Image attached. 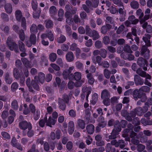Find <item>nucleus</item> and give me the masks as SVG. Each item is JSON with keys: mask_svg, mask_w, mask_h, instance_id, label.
Returning <instances> with one entry per match:
<instances>
[{"mask_svg": "<svg viewBox=\"0 0 152 152\" xmlns=\"http://www.w3.org/2000/svg\"><path fill=\"white\" fill-rule=\"evenodd\" d=\"M81 73L79 72H76L73 74H71L69 76L70 80H75L77 81L75 83V86L76 87H79L85 82L84 78L81 79Z\"/></svg>", "mask_w": 152, "mask_h": 152, "instance_id": "1", "label": "nucleus"}, {"mask_svg": "<svg viewBox=\"0 0 152 152\" xmlns=\"http://www.w3.org/2000/svg\"><path fill=\"white\" fill-rule=\"evenodd\" d=\"M9 48L11 50H14L15 52H19L18 46L16 43L10 37H8L6 42Z\"/></svg>", "mask_w": 152, "mask_h": 152, "instance_id": "2", "label": "nucleus"}, {"mask_svg": "<svg viewBox=\"0 0 152 152\" xmlns=\"http://www.w3.org/2000/svg\"><path fill=\"white\" fill-rule=\"evenodd\" d=\"M113 145H114L116 147H119L121 149L124 148L126 145V143L124 140H119L118 141L116 140L111 141Z\"/></svg>", "mask_w": 152, "mask_h": 152, "instance_id": "3", "label": "nucleus"}, {"mask_svg": "<svg viewBox=\"0 0 152 152\" xmlns=\"http://www.w3.org/2000/svg\"><path fill=\"white\" fill-rule=\"evenodd\" d=\"M146 45L142 46L140 51V55L144 56L146 59H148L150 57V50L148 48Z\"/></svg>", "mask_w": 152, "mask_h": 152, "instance_id": "4", "label": "nucleus"}, {"mask_svg": "<svg viewBox=\"0 0 152 152\" xmlns=\"http://www.w3.org/2000/svg\"><path fill=\"white\" fill-rule=\"evenodd\" d=\"M137 63L140 67H142L144 70L147 71V70L148 62L146 60L142 57H139L138 58Z\"/></svg>", "mask_w": 152, "mask_h": 152, "instance_id": "5", "label": "nucleus"}, {"mask_svg": "<svg viewBox=\"0 0 152 152\" xmlns=\"http://www.w3.org/2000/svg\"><path fill=\"white\" fill-rule=\"evenodd\" d=\"M18 126L20 129L23 130H26L27 129H30L32 128L31 124L30 122H28L25 121L20 122Z\"/></svg>", "mask_w": 152, "mask_h": 152, "instance_id": "6", "label": "nucleus"}, {"mask_svg": "<svg viewBox=\"0 0 152 152\" xmlns=\"http://www.w3.org/2000/svg\"><path fill=\"white\" fill-rule=\"evenodd\" d=\"M62 135V133L60 130L58 129L56 131V133L54 132H52L50 134V138L52 140H54L56 139L59 140Z\"/></svg>", "mask_w": 152, "mask_h": 152, "instance_id": "7", "label": "nucleus"}, {"mask_svg": "<svg viewBox=\"0 0 152 152\" xmlns=\"http://www.w3.org/2000/svg\"><path fill=\"white\" fill-rule=\"evenodd\" d=\"M47 115L48 113H46L45 116V119L46 120V125L47 126L52 127V125H54L55 124L56 121L51 116H49L48 119Z\"/></svg>", "mask_w": 152, "mask_h": 152, "instance_id": "8", "label": "nucleus"}, {"mask_svg": "<svg viewBox=\"0 0 152 152\" xmlns=\"http://www.w3.org/2000/svg\"><path fill=\"white\" fill-rule=\"evenodd\" d=\"M86 4L89 7H91L92 10L93 8H96L98 6L99 3V0H94L92 2L89 0H87L86 1Z\"/></svg>", "mask_w": 152, "mask_h": 152, "instance_id": "9", "label": "nucleus"}, {"mask_svg": "<svg viewBox=\"0 0 152 152\" xmlns=\"http://www.w3.org/2000/svg\"><path fill=\"white\" fill-rule=\"evenodd\" d=\"M136 114L138 115H142L148 110L147 107L145 106L143 108L141 107H137L134 109Z\"/></svg>", "mask_w": 152, "mask_h": 152, "instance_id": "10", "label": "nucleus"}, {"mask_svg": "<svg viewBox=\"0 0 152 152\" xmlns=\"http://www.w3.org/2000/svg\"><path fill=\"white\" fill-rule=\"evenodd\" d=\"M151 38V35L150 34H146L142 38V39L145 43L146 45L148 47H150L151 46L150 42Z\"/></svg>", "mask_w": 152, "mask_h": 152, "instance_id": "11", "label": "nucleus"}, {"mask_svg": "<svg viewBox=\"0 0 152 152\" xmlns=\"http://www.w3.org/2000/svg\"><path fill=\"white\" fill-rule=\"evenodd\" d=\"M37 76H36L34 78V80H32L31 81V85L33 88L37 91H39L40 88L38 84V80L36 79L37 78Z\"/></svg>", "mask_w": 152, "mask_h": 152, "instance_id": "12", "label": "nucleus"}, {"mask_svg": "<svg viewBox=\"0 0 152 152\" xmlns=\"http://www.w3.org/2000/svg\"><path fill=\"white\" fill-rule=\"evenodd\" d=\"M134 80L136 86L142 85L144 83L143 79L137 75H134Z\"/></svg>", "mask_w": 152, "mask_h": 152, "instance_id": "13", "label": "nucleus"}, {"mask_svg": "<svg viewBox=\"0 0 152 152\" xmlns=\"http://www.w3.org/2000/svg\"><path fill=\"white\" fill-rule=\"evenodd\" d=\"M140 91L137 89H135L133 91H132V95L133 96L134 99L137 100L139 98L141 97L142 94L140 92Z\"/></svg>", "mask_w": 152, "mask_h": 152, "instance_id": "14", "label": "nucleus"}, {"mask_svg": "<svg viewBox=\"0 0 152 152\" xmlns=\"http://www.w3.org/2000/svg\"><path fill=\"white\" fill-rule=\"evenodd\" d=\"M112 28L111 25L109 24H106L105 25L102 26L101 28V31L102 33L105 34L107 30H110Z\"/></svg>", "mask_w": 152, "mask_h": 152, "instance_id": "15", "label": "nucleus"}, {"mask_svg": "<svg viewBox=\"0 0 152 152\" xmlns=\"http://www.w3.org/2000/svg\"><path fill=\"white\" fill-rule=\"evenodd\" d=\"M101 97L102 99H109L110 97V93L107 89H104L101 93Z\"/></svg>", "mask_w": 152, "mask_h": 152, "instance_id": "16", "label": "nucleus"}, {"mask_svg": "<svg viewBox=\"0 0 152 152\" xmlns=\"http://www.w3.org/2000/svg\"><path fill=\"white\" fill-rule=\"evenodd\" d=\"M66 58L67 61L69 62L73 61L74 59L73 53L71 51L68 52L66 54Z\"/></svg>", "mask_w": 152, "mask_h": 152, "instance_id": "17", "label": "nucleus"}, {"mask_svg": "<svg viewBox=\"0 0 152 152\" xmlns=\"http://www.w3.org/2000/svg\"><path fill=\"white\" fill-rule=\"evenodd\" d=\"M15 15L16 20L17 21L20 22V19L24 17L23 16L22 12L21 10H18L15 12Z\"/></svg>", "mask_w": 152, "mask_h": 152, "instance_id": "18", "label": "nucleus"}, {"mask_svg": "<svg viewBox=\"0 0 152 152\" xmlns=\"http://www.w3.org/2000/svg\"><path fill=\"white\" fill-rule=\"evenodd\" d=\"M4 76V80L5 82L9 84H11L13 81V79L12 77H10L9 73L8 72L5 73Z\"/></svg>", "mask_w": 152, "mask_h": 152, "instance_id": "19", "label": "nucleus"}, {"mask_svg": "<svg viewBox=\"0 0 152 152\" xmlns=\"http://www.w3.org/2000/svg\"><path fill=\"white\" fill-rule=\"evenodd\" d=\"M121 115L125 117V118L128 121H132L131 117L129 115V113L126 110H123L121 113Z\"/></svg>", "mask_w": 152, "mask_h": 152, "instance_id": "20", "label": "nucleus"}, {"mask_svg": "<svg viewBox=\"0 0 152 152\" xmlns=\"http://www.w3.org/2000/svg\"><path fill=\"white\" fill-rule=\"evenodd\" d=\"M98 121L99 122V126L102 128L104 127L107 124V122L104 121V118L102 116L99 117Z\"/></svg>", "mask_w": 152, "mask_h": 152, "instance_id": "21", "label": "nucleus"}, {"mask_svg": "<svg viewBox=\"0 0 152 152\" xmlns=\"http://www.w3.org/2000/svg\"><path fill=\"white\" fill-rule=\"evenodd\" d=\"M128 20L130 22L131 24L133 25L137 24L139 21V20L138 19L136 18L135 16L133 15L129 16Z\"/></svg>", "mask_w": 152, "mask_h": 152, "instance_id": "22", "label": "nucleus"}, {"mask_svg": "<svg viewBox=\"0 0 152 152\" xmlns=\"http://www.w3.org/2000/svg\"><path fill=\"white\" fill-rule=\"evenodd\" d=\"M4 9L5 12L8 14H10L12 11V5L9 3L6 4L4 5Z\"/></svg>", "mask_w": 152, "mask_h": 152, "instance_id": "23", "label": "nucleus"}, {"mask_svg": "<svg viewBox=\"0 0 152 152\" xmlns=\"http://www.w3.org/2000/svg\"><path fill=\"white\" fill-rule=\"evenodd\" d=\"M74 22L76 24L80 23L81 25H83L84 24V20L81 21L78 16L77 15H75L73 17V20Z\"/></svg>", "mask_w": 152, "mask_h": 152, "instance_id": "24", "label": "nucleus"}, {"mask_svg": "<svg viewBox=\"0 0 152 152\" xmlns=\"http://www.w3.org/2000/svg\"><path fill=\"white\" fill-rule=\"evenodd\" d=\"M58 103L60 109L64 110L65 109L66 105L65 102L63 99L59 98L58 100Z\"/></svg>", "mask_w": 152, "mask_h": 152, "instance_id": "25", "label": "nucleus"}, {"mask_svg": "<svg viewBox=\"0 0 152 152\" xmlns=\"http://www.w3.org/2000/svg\"><path fill=\"white\" fill-rule=\"evenodd\" d=\"M18 46L21 52H26V48L25 45L21 41L19 40L18 42Z\"/></svg>", "mask_w": 152, "mask_h": 152, "instance_id": "26", "label": "nucleus"}, {"mask_svg": "<svg viewBox=\"0 0 152 152\" xmlns=\"http://www.w3.org/2000/svg\"><path fill=\"white\" fill-rule=\"evenodd\" d=\"M37 76L38 78L36 79L38 80V82L39 81L41 83H43L45 79V74L43 73L40 72L38 73V76Z\"/></svg>", "mask_w": 152, "mask_h": 152, "instance_id": "27", "label": "nucleus"}, {"mask_svg": "<svg viewBox=\"0 0 152 152\" xmlns=\"http://www.w3.org/2000/svg\"><path fill=\"white\" fill-rule=\"evenodd\" d=\"M30 31L31 34H36L38 32L36 25L34 23L32 24L30 27Z\"/></svg>", "mask_w": 152, "mask_h": 152, "instance_id": "28", "label": "nucleus"}, {"mask_svg": "<svg viewBox=\"0 0 152 152\" xmlns=\"http://www.w3.org/2000/svg\"><path fill=\"white\" fill-rule=\"evenodd\" d=\"M86 77L88 80V83L91 85H93L95 80L93 77L92 74L91 73H90L87 74Z\"/></svg>", "mask_w": 152, "mask_h": 152, "instance_id": "29", "label": "nucleus"}, {"mask_svg": "<svg viewBox=\"0 0 152 152\" xmlns=\"http://www.w3.org/2000/svg\"><path fill=\"white\" fill-rule=\"evenodd\" d=\"M21 60L23 64L26 67L31 68L32 66V64L30 63V61L26 58H22Z\"/></svg>", "mask_w": 152, "mask_h": 152, "instance_id": "30", "label": "nucleus"}, {"mask_svg": "<svg viewBox=\"0 0 152 152\" xmlns=\"http://www.w3.org/2000/svg\"><path fill=\"white\" fill-rule=\"evenodd\" d=\"M86 129L89 134H92L94 132V126L92 124L88 125L86 126Z\"/></svg>", "mask_w": 152, "mask_h": 152, "instance_id": "31", "label": "nucleus"}, {"mask_svg": "<svg viewBox=\"0 0 152 152\" xmlns=\"http://www.w3.org/2000/svg\"><path fill=\"white\" fill-rule=\"evenodd\" d=\"M26 84L28 88L29 91L34 94H35V91H34L32 87L31 86V79L29 77L27 78L26 81Z\"/></svg>", "mask_w": 152, "mask_h": 152, "instance_id": "32", "label": "nucleus"}, {"mask_svg": "<svg viewBox=\"0 0 152 152\" xmlns=\"http://www.w3.org/2000/svg\"><path fill=\"white\" fill-rule=\"evenodd\" d=\"M33 17L36 18H38L40 16L41 13V10L40 8H37L36 10H33Z\"/></svg>", "mask_w": 152, "mask_h": 152, "instance_id": "33", "label": "nucleus"}, {"mask_svg": "<svg viewBox=\"0 0 152 152\" xmlns=\"http://www.w3.org/2000/svg\"><path fill=\"white\" fill-rule=\"evenodd\" d=\"M119 133L117 132L115 129H113L111 134L109 136V138L110 140H115L117 137Z\"/></svg>", "mask_w": 152, "mask_h": 152, "instance_id": "34", "label": "nucleus"}, {"mask_svg": "<svg viewBox=\"0 0 152 152\" xmlns=\"http://www.w3.org/2000/svg\"><path fill=\"white\" fill-rule=\"evenodd\" d=\"M57 10L54 6H52L50 7L49 10V12L51 16L56 15L57 14Z\"/></svg>", "mask_w": 152, "mask_h": 152, "instance_id": "35", "label": "nucleus"}, {"mask_svg": "<svg viewBox=\"0 0 152 152\" xmlns=\"http://www.w3.org/2000/svg\"><path fill=\"white\" fill-rule=\"evenodd\" d=\"M66 39V38L65 36L62 34H60L57 38V41L58 43H61L65 42Z\"/></svg>", "mask_w": 152, "mask_h": 152, "instance_id": "36", "label": "nucleus"}, {"mask_svg": "<svg viewBox=\"0 0 152 152\" xmlns=\"http://www.w3.org/2000/svg\"><path fill=\"white\" fill-rule=\"evenodd\" d=\"M86 34L91 37L93 33L94 30H91L89 26L86 25L85 28Z\"/></svg>", "mask_w": 152, "mask_h": 152, "instance_id": "37", "label": "nucleus"}, {"mask_svg": "<svg viewBox=\"0 0 152 152\" xmlns=\"http://www.w3.org/2000/svg\"><path fill=\"white\" fill-rule=\"evenodd\" d=\"M84 39L87 41L85 42V45L88 47H91L92 45V41L91 39H88L89 37L86 36L84 37Z\"/></svg>", "mask_w": 152, "mask_h": 152, "instance_id": "38", "label": "nucleus"}, {"mask_svg": "<svg viewBox=\"0 0 152 152\" xmlns=\"http://www.w3.org/2000/svg\"><path fill=\"white\" fill-rule=\"evenodd\" d=\"M77 124L78 126L82 129H84L85 127V122L82 119H78L77 121Z\"/></svg>", "mask_w": 152, "mask_h": 152, "instance_id": "39", "label": "nucleus"}, {"mask_svg": "<svg viewBox=\"0 0 152 152\" xmlns=\"http://www.w3.org/2000/svg\"><path fill=\"white\" fill-rule=\"evenodd\" d=\"M45 27L47 28H51L53 27V24L52 21L50 20H47L45 21Z\"/></svg>", "mask_w": 152, "mask_h": 152, "instance_id": "40", "label": "nucleus"}, {"mask_svg": "<svg viewBox=\"0 0 152 152\" xmlns=\"http://www.w3.org/2000/svg\"><path fill=\"white\" fill-rule=\"evenodd\" d=\"M36 34H30L29 40L31 42L33 45H34L36 44Z\"/></svg>", "mask_w": 152, "mask_h": 152, "instance_id": "41", "label": "nucleus"}, {"mask_svg": "<svg viewBox=\"0 0 152 152\" xmlns=\"http://www.w3.org/2000/svg\"><path fill=\"white\" fill-rule=\"evenodd\" d=\"M13 75L17 80H18L20 77V73L19 70L16 68H15L13 70Z\"/></svg>", "mask_w": 152, "mask_h": 152, "instance_id": "42", "label": "nucleus"}, {"mask_svg": "<svg viewBox=\"0 0 152 152\" xmlns=\"http://www.w3.org/2000/svg\"><path fill=\"white\" fill-rule=\"evenodd\" d=\"M98 95L96 93H94L92 95V99L90 101L92 104L94 105L96 103L98 100Z\"/></svg>", "mask_w": 152, "mask_h": 152, "instance_id": "43", "label": "nucleus"}, {"mask_svg": "<svg viewBox=\"0 0 152 152\" xmlns=\"http://www.w3.org/2000/svg\"><path fill=\"white\" fill-rule=\"evenodd\" d=\"M131 7L133 9H137L139 7V4L138 2L135 1H132L130 3Z\"/></svg>", "mask_w": 152, "mask_h": 152, "instance_id": "44", "label": "nucleus"}, {"mask_svg": "<svg viewBox=\"0 0 152 152\" xmlns=\"http://www.w3.org/2000/svg\"><path fill=\"white\" fill-rule=\"evenodd\" d=\"M136 73L140 76H141L143 77H145L146 76V73L142 71L140 68H138L136 70Z\"/></svg>", "mask_w": 152, "mask_h": 152, "instance_id": "45", "label": "nucleus"}, {"mask_svg": "<svg viewBox=\"0 0 152 152\" xmlns=\"http://www.w3.org/2000/svg\"><path fill=\"white\" fill-rule=\"evenodd\" d=\"M91 108H88L85 110V117L86 120L88 121L90 119L91 116L90 113Z\"/></svg>", "mask_w": 152, "mask_h": 152, "instance_id": "46", "label": "nucleus"}, {"mask_svg": "<svg viewBox=\"0 0 152 152\" xmlns=\"http://www.w3.org/2000/svg\"><path fill=\"white\" fill-rule=\"evenodd\" d=\"M47 37L50 41H53L54 39V37L53 33L51 31L48 30L47 32Z\"/></svg>", "mask_w": 152, "mask_h": 152, "instance_id": "47", "label": "nucleus"}, {"mask_svg": "<svg viewBox=\"0 0 152 152\" xmlns=\"http://www.w3.org/2000/svg\"><path fill=\"white\" fill-rule=\"evenodd\" d=\"M27 152H39V151L37 148L36 145L34 144L31 145V148L27 151Z\"/></svg>", "mask_w": 152, "mask_h": 152, "instance_id": "48", "label": "nucleus"}, {"mask_svg": "<svg viewBox=\"0 0 152 152\" xmlns=\"http://www.w3.org/2000/svg\"><path fill=\"white\" fill-rule=\"evenodd\" d=\"M49 58L50 60L52 62L55 61L57 58V55L56 53H52L49 55Z\"/></svg>", "mask_w": 152, "mask_h": 152, "instance_id": "49", "label": "nucleus"}, {"mask_svg": "<svg viewBox=\"0 0 152 152\" xmlns=\"http://www.w3.org/2000/svg\"><path fill=\"white\" fill-rule=\"evenodd\" d=\"M0 28L5 34H8L10 32V28L8 26L2 25L1 26Z\"/></svg>", "mask_w": 152, "mask_h": 152, "instance_id": "50", "label": "nucleus"}, {"mask_svg": "<svg viewBox=\"0 0 152 152\" xmlns=\"http://www.w3.org/2000/svg\"><path fill=\"white\" fill-rule=\"evenodd\" d=\"M134 85V82L133 81H128L125 83L124 87L126 89H127L132 86Z\"/></svg>", "mask_w": 152, "mask_h": 152, "instance_id": "51", "label": "nucleus"}, {"mask_svg": "<svg viewBox=\"0 0 152 152\" xmlns=\"http://www.w3.org/2000/svg\"><path fill=\"white\" fill-rule=\"evenodd\" d=\"M12 108L14 110H17L18 108L17 101L16 100L13 101L11 103Z\"/></svg>", "mask_w": 152, "mask_h": 152, "instance_id": "52", "label": "nucleus"}, {"mask_svg": "<svg viewBox=\"0 0 152 152\" xmlns=\"http://www.w3.org/2000/svg\"><path fill=\"white\" fill-rule=\"evenodd\" d=\"M71 74H70L66 69L64 70L62 73V75L63 76L64 78L66 80H67L68 79L70 80L69 78V76Z\"/></svg>", "mask_w": 152, "mask_h": 152, "instance_id": "53", "label": "nucleus"}, {"mask_svg": "<svg viewBox=\"0 0 152 152\" xmlns=\"http://www.w3.org/2000/svg\"><path fill=\"white\" fill-rule=\"evenodd\" d=\"M136 14L137 16H139V19L140 20L144 16V13L142 12V10L139 9L137 10Z\"/></svg>", "mask_w": 152, "mask_h": 152, "instance_id": "54", "label": "nucleus"}, {"mask_svg": "<svg viewBox=\"0 0 152 152\" xmlns=\"http://www.w3.org/2000/svg\"><path fill=\"white\" fill-rule=\"evenodd\" d=\"M18 33L19 34L20 39L21 40V41H24L25 39V35L23 30H20Z\"/></svg>", "mask_w": 152, "mask_h": 152, "instance_id": "55", "label": "nucleus"}, {"mask_svg": "<svg viewBox=\"0 0 152 152\" xmlns=\"http://www.w3.org/2000/svg\"><path fill=\"white\" fill-rule=\"evenodd\" d=\"M34 113L33 117L34 119L35 120H37L40 117V112L39 110L37 109L36 112H34Z\"/></svg>", "mask_w": 152, "mask_h": 152, "instance_id": "56", "label": "nucleus"}, {"mask_svg": "<svg viewBox=\"0 0 152 152\" xmlns=\"http://www.w3.org/2000/svg\"><path fill=\"white\" fill-rule=\"evenodd\" d=\"M82 7L83 10L87 13H89L90 12V9L92 10L91 7H89L86 4H83Z\"/></svg>", "mask_w": 152, "mask_h": 152, "instance_id": "57", "label": "nucleus"}, {"mask_svg": "<svg viewBox=\"0 0 152 152\" xmlns=\"http://www.w3.org/2000/svg\"><path fill=\"white\" fill-rule=\"evenodd\" d=\"M1 18L3 20L5 21H8L9 20V18L8 15L4 12L1 13Z\"/></svg>", "mask_w": 152, "mask_h": 152, "instance_id": "58", "label": "nucleus"}, {"mask_svg": "<svg viewBox=\"0 0 152 152\" xmlns=\"http://www.w3.org/2000/svg\"><path fill=\"white\" fill-rule=\"evenodd\" d=\"M21 22V26L25 30H26V20L25 17L22 18L20 19Z\"/></svg>", "mask_w": 152, "mask_h": 152, "instance_id": "59", "label": "nucleus"}, {"mask_svg": "<svg viewBox=\"0 0 152 152\" xmlns=\"http://www.w3.org/2000/svg\"><path fill=\"white\" fill-rule=\"evenodd\" d=\"M150 88L149 87L143 86L141 87L139 89V90L145 92H149L150 91Z\"/></svg>", "mask_w": 152, "mask_h": 152, "instance_id": "60", "label": "nucleus"}, {"mask_svg": "<svg viewBox=\"0 0 152 152\" xmlns=\"http://www.w3.org/2000/svg\"><path fill=\"white\" fill-rule=\"evenodd\" d=\"M140 141L142 142H145L146 145L148 146L150 145L152 143V142L151 140H149L147 141L146 138H145L143 137H141V138Z\"/></svg>", "mask_w": 152, "mask_h": 152, "instance_id": "61", "label": "nucleus"}, {"mask_svg": "<svg viewBox=\"0 0 152 152\" xmlns=\"http://www.w3.org/2000/svg\"><path fill=\"white\" fill-rule=\"evenodd\" d=\"M8 108H6V110L3 111L1 115V117L3 119H6L8 115Z\"/></svg>", "mask_w": 152, "mask_h": 152, "instance_id": "62", "label": "nucleus"}, {"mask_svg": "<svg viewBox=\"0 0 152 152\" xmlns=\"http://www.w3.org/2000/svg\"><path fill=\"white\" fill-rule=\"evenodd\" d=\"M93 33L91 37L93 38V39L94 40H96L99 38V33L97 31L94 30Z\"/></svg>", "mask_w": 152, "mask_h": 152, "instance_id": "63", "label": "nucleus"}, {"mask_svg": "<svg viewBox=\"0 0 152 152\" xmlns=\"http://www.w3.org/2000/svg\"><path fill=\"white\" fill-rule=\"evenodd\" d=\"M104 150V148L102 147L98 148L93 149L92 152H102Z\"/></svg>", "mask_w": 152, "mask_h": 152, "instance_id": "64", "label": "nucleus"}]
</instances>
